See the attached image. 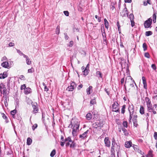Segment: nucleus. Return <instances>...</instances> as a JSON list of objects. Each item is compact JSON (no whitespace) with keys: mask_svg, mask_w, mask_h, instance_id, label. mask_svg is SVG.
I'll return each instance as SVG.
<instances>
[{"mask_svg":"<svg viewBox=\"0 0 157 157\" xmlns=\"http://www.w3.org/2000/svg\"><path fill=\"white\" fill-rule=\"evenodd\" d=\"M146 100L147 107L152 105L151 103V101L150 99L146 97Z\"/></svg>","mask_w":157,"mask_h":157,"instance_id":"nucleus-12","label":"nucleus"},{"mask_svg":"<svg viewBox=\"0 0 157 157\" xmlns=\"http://www.w3.org/2000/svg\"><path fill=\"white\" fill-rule=\"evenodd\" d=\"M7 75L6 72H4L3 74H0V79H4L6 77Z\"/></svg>","mask_w":157,"mask_h":157,"instance_id":"nucleus-18","label":"nucleus"},{"mask_svg":"<svg viewBox=\"0 0 157 157\" xmlns=\"http://www.w3.org/2000/svg\"><path fill=\"white\" fill-rule=\"evenodd\" d=\"M143 47L144 51H145L147 49V45L146 43H144L143 44Z\"/></svg>","mask_w":157,"mask_h":157,"instance_id":"nucleus-39","label":"nucleus"},{"mask_svg":"<svg viewBox=\"0 0 157 157\" xmlns=\"http://www.w3.org/2000/svg\"><path fill=\"white\" fill-rule=\"evenodd\" d=\"M70 147L71 148H74L75 147V143L74 141H72Z\"/></svg>","mask_w":157,"mask_h":157,"instance_id":"nucleus-35","label":"nucleus"},{"mask_svg":"<svg viewBox=\"0 0 157 157\" xmlns=\"http://www.w3.org/2000/svg\"><path fill=\"white\" fill-rule=\"evenodd\" d=\"M2 90H3V94L5 93L6 90L5 87H4V85L2 84H0V91L1 92Z\"/></svg>","mask_w":157,"mask_h":157,"instance_id":"nucleus-13","label":"nucleus"},{"mask_svg":"<svg viewBox=\"0 0 157 157\" xmlns=\"http://www.w3.org/2000/svg\"><path fill=\"white\" fill-rule=\"evenodd\" d=\"M60 27L59 26H58L56 29V33L59 34V33Z\"/></svg>","mask_w":157,"mask_h":157,"instance_id":"nucleus-37","label":"nucleus"},{"mask_svg":"<svg viewBox=\"0 0 157 157\" xmlns=\"http://www.w3.org/2000/svg\"><path fill=\"white\" fill-rule=\"evenodd\" d=\"M156 13H154L152 16L153 21L154 23L156 22Z\"/></svg>","mask_w":157,"mask_h":157,"instance_id":"nucleus-22","label":"nucleus"},{"mask_svg":"<svg viewBox=\"0 0 157 157\" xmlns=\"http://www.w3.org/2000/svg\"><path fill=\"white\" fill-rule=\"evenodd\" d=\"M56 153V151L55 150L53 149L52 151L51 152L50 154V156L51 157H53L54 155H55Z\"/></svg>","mask_w":157,"mask_h":157,"instance_id":"nucleus-34","label":"nucleus"},{"mask_svg":"<svg viewBox=\"0 0 157 157\" xmlns=\"http://www.w3.org/2000/svg\"><path fill=\"white\" fill-rule=\"evenodd\" d=\"M2 117L6 120V123H8V121L7 120V117L3 113H2Z\"/></svg>","mask_w":157,"mask_h":157,"instance_id":"nucleus-27","label":"nucleus"},{"mask_svg":"<svg viewBox=\"0 0 157 157\" xmlns=\"http://www.w3.org/2000/svg\"><path fill=\"white\" fill-rule=\"evenodd\" d=\"M75 87L76 85L75 83L74 82H72L71 84V86H68L67 90L69 91H72Z\"/></svg>","mask_w":157,"mask_h":157,"instance_id":"nucleus-5","label":"nucleus"},{"mask_svg":"<svg viewBox=\"0 0 157 157\" xmlns=\"http://www.w3.org/2000/svg\"><path fill=\"white\" fill-rule=\"evenodd\" d=\"M115 152V145H112L111 150V155H113L114 156Z\"/></svg>","mask_w":157,"mask_h":157,"instance_id":"nucleus-16","label":"nucleus"},{"mask_svg":"<svg viewBox=\"0 0 157 157\" xmlns=\"http://www.w3.org/2000/svg\"><path fill=\"white\" fill-rule=\"evenodd\" d=\"M64 35H65V38L66 40L68 39L69 37L67 35L66 33H64Z\"/></svg>","mask_w":157,"mask_h":157,"instance_id":"nucleus-57","label":"nucleus"},{"mask_svg":"<svg viewBox=\"0 0 157 157\" xmlns=\"http://www.w3.org/2000/svg\"><path fill=\"white\" fill-rule=\"evenodd\" d=\"M140 113L141 114H143L144 113V109L143 106L142 105L140 106Z\"/></svg>","mask_w":157,"mask_h":157,"instance_id":"nucleus-24","label":"nucleus"},{"mask_svg":"<svg viewBox=\"0 0 157 157\" xmlns=\"http://www.w3.org/2000/svg\"><path fill=\"white\" fill-rule=\"evenodd\" d=\"M151 67L154 70H155L156 69V67L155 65V64H152Z\"/></svg>","mask_w":157,"mask_h":157,"instance_id":"nucleus-53","label":"nucleus"},{"mask_svg":"<svg viewBox=\"0 0 157 157\" xmlns=\"http://www.w3.org/2000/svg\"><path fill=\"white\" fill-rule=\"evenodd\" d=\"M33 110V113H37L38 111V109L36 106L37 104L36 103H34L32 104Z\"/></svg>","mask_w":157,"mask_h":157,"instance_id":"nucleus-8","label":"nucleus"},{"mask_svg":"<svg viewBox=\"0 0 157 157\" xmlns=\"http://www.w3.org/2000/svg\"><path fill=\"white\" fill-rule=\"evenodd\" d=\"M132 142L130 141L126 142L125 143V146L127 148H129L132 146Z\"/></svg>","mask_w":157,"mask_h":157,"instance_id":"nucleus-15","label":"nucleus"},{"mask_svg":"<svg viewBox=\"0 0 157 157\" xmlns=\"http://www.w3.org/2000/svg\"><path fill=\"white\" fill-rule=\"evenodd\" d=\"M44 89L45 91H48V89L47 88L46 86H45Z\"/></svg>","mask_w":157,"mask_h":157,"instance_id":"nucleus-61","label":"nucleus"},{"mask_svg":"<svg viewBox=\"0 0 157 157\" xmlns=\"http://www.w3.org/2000/svg\"><path fill=\"white\" fill-rule=\"evenodd\" d=\"M132 2V0H126L125 2H126L130 3Z\"/></svg>","mask_w":157,"mask_h":157,"instance_id":"nucleus-64","label":"nucleus"},{"mask_svg":"<svg viewBox=\"0 0 157 157\" xmlns=\"http://www.w3.org/2000/svg\"><path fill=\"white\" fill-rule=\"evenodd\" d=\"M74 44V42L73 41H71L69 43V47H72L73 46Z\"/></svg>","mask_w":157,"mask_h":157,"instance_id":"nucleus-50","label":"nucleus"},{"mask_svg":"<svg viewBox=\"0 0 157 157\" xmlns=\"http://www.w3.org/2000/svg\"><path fill=\"white\" fill-rule=\"evenodd\" d=\"M65 141L66 142H72V141L71 140V137H68L65 139Z\"/></svg>","mask_w":157,"mask_h":157,"instance_id":"nucleus-36","label":"nucleus"},{"mask_svg":"<svg viewBox=\"0 0 157 157\" xmlns=\"http://www.w3.org/2000/svg\"><path fill=\"white\" fill-rule=\"evenodd\" d=\"M127 9L125 7L121 12V15L123 17L127 16L128 17V13L127 12Z\"/></svg>","mask_w":157,"mask_h":157,"instance_id":"nucleus-7","label":"nucleus"},{"mask_svg":"<svg viewBox=\"0 0 157 157\" xmlns=\"http://www.w3.org/2000/svg\"><path fill=\"white\" fill-rule=\"evenodd\" d=\"M89 70H88L87 69H85L84 71H82L83 72V74L85 76L87 75L88 73L89 72Z\"/></svg>","mask_w":157,"mask_h":157,"instance_id":"nucleus-26","label":"nucleus"},{"mask_svg":"<svg viewBox=\"0 0 157 157\" xmlns=\"http://www.w3.org/2000/svg\"><path fill=\"white\" fill-rule=\"evenodd\" d=\"M16 113V110L15 109L11 111V114L12 115L13 118H14V115Z\"/></svg>","mask_w":157,"mask_h":157,"instance_id":"nucleus-30","label":"nucleus"},{"mask_svg":"<svg viewBox=\"0 0 157 157\" xmlns=\"http://www.w3.org/2000/svg\"><path fill=\"white\" fill-rule=\"evenodd\" d=\"M33 68L29 69L28 70V73H32L34 71H33Z\"/></svg>","mask_w":157,"mask_h":157,"instance_id":"nucleus-51","label":"nucleus"},{"mask_svg":"<svg viewBox=\"0 0 157 157\" xmlns=\"http://www.w3.org/2000/svg\"><path fill=\"white\" fill-rule=\"evenodd\" d=\"M152 23V19L151 18H148L147 20L145 21L144 25V27L148 28L151 27V26Z\"/></svg>","mask_w":157,"mask_h":157,"instance_id":"nucleus-3","label":"nucleus"},{"mask_svg":"<svg viewBox=\"0 0 157 157\" xmlns=\"http://www.w3.org/2000/svg\"><path fill=\"white\" fill-rule=\"evenodd\" d=\"M105 143L106 146L109 147L110 146V142L108 137H106L104 139Z\"/></svg>","mask_w":157,"mask_h":157,"instance_id":"nucleus-9","label":"nucleus"},{"mask_svg":"<svg viewBox=\"0 0 157 157\" xmlns=\"http://www.w3.org/2000/svg\"><path fill=\"white\" fill-rule=\"evenodd\" d=\"M152 34V32L151 31H147L145 33V35L147 36H149L151 35Z\"/></svg>","mask_w":157,"mask_h":157,"instance_id":"nucleus-33","label":"nucleus"},{"mask_svg":"<svg viewBox=\"0 0 157 157\" xmlns=\"http://www.w3.org/2000/svg\"><path fill=\"white\" fill-rule=\"evenodd\" d=\"M123 126L125 128L128 127V123L126 121H124L123 123Z\"/></svg>","mask_w":157,"mask_h":157,"instance_id":"nucleus-41","label":"nucleus"},{"mask_svg":"<svg viewBox=\"0 0 157 157\" xmlns=\"http://www.w3.org/2000/svg\"><path fill=\"white\" fill-rule=\"evenodd\" d=\"M37 124H34L32 126V129L34 131V130L37 128Z\"/></svg>","mask_w":157,"mask_h":157,"instance_id":"nucleus-45","label":"nucleus"},{"mask_svg":"<svg viewBox=\"0 0 157 157\" xmlns=\"http://www.w3.org/2000/svg\"><path fill=\"white\" fill-rule=\"evenodd\" d=\"M96 75L97 76L98 78H102V75L100 71H97L96 72Z\"/></svg>","mask_w":157,"mask_h":157,"instance_id":"nucleus-19","label":"nucleus"},{"mask_svg":"<svg viewBox=\"0 0 157 157\" xmlns=\"http://www.w3.org/2000/svg\"><path fill=\"white\" fill-rule=\"evenodd\" d=\"M72 122H71V124H72V127H73L72 134L74 136H77V132L78 131L79 123L77 121L75 120L74 123L72 124Z\"/></svg>","mask_w":157,"mask_h":157,"instance_id":"nucleus-1","label":"nucleus"},{"mask_svg":"<svg viewBox=\"0 0 157 157\" xmlns=\"http://www.w3.org/2000/svg\"><path fill=\"white\" fill-rule=\"evenodd\" d=\"M125 107H126V106L125 105H124L122 106V108L121 109V112L123 114H124L125 112Z\"/></svg>","mask_w":157,"mask_h":157,"instance_id":"nucleus-38","label":"nucleus"},{"mask_svg":"<svg viewBox=\"0 0 157 157\" xmlns=\"http://www.w3.org/2000/svg\"><path fill=\"white\" fill-rule=\"evenodd\" d=\"M122 130L123 131L124 135L125 136H127L128 135V133L127 132V131L125 128H122Z\"/></svg>","mask_w":157,"mask_h":157,"instance_id":"nucleus-31","label":"nucleus"},{"mask_svg":"<svg viewBox=\"0 0 157 157\" xmlns=\"http://www.w3.org/2000/svg\"><path fill=\"white\" fill-rule=\"evenodd\" d=\"M144 56L147 58H150V55L148 52H146L145 53Z\"/></svg>","mask_w":157,"mask_h":157,"instance_id":"nucleus-46","label":"nucleus"},{"mask_svg":"<svg viewBox=\"0 0 157 157\" xmlns=\"http://www.w3.org/2000/svg\"><path fill=\"white\" fill-rule=\"evenodd\" d=\"M31 89L29 87L26 88L24 89V93L25 94H29L31 92Z\"/></svg>","mask_w":157,"mask_h":157,"instance_id":"nucleus-17","label":"nucleus"},{"mask_svg":"<svg viewBox=\"0 0 157 157\" xmlns=\"http://www.w3.org/2000/svg\"><path fill=\"white\" fill-rule=\"evenodd\" d=\"M2 67L5 68H10V66L8 62H4L2 63Z\"/></svg>","mask_w":157,"mask_h":157,"instance_id":"nucleus-10","label":"nucleus"},{"mask_svg":"<svg viewBox=\"0 0 157 157\" xmlns=\"http://www.w3.org/2000/svg\"><path fill=\"white\" fill-rule=\"evenodd\" d=\"M92 87L91 86H90L89 87L86 89V92L88 94H90V90L92 89Z\"/></svg>","mask_w":157,"mask_h":157,"instance_id":"nucleus-23","label":"nucleus"},{"mask_svg":"<svg viewBox=\"0 0 157 157\" xmlns=\"http://www.w3.org/2000/svg\"><path fill=\"white\" fill-rule=\"evenodd\" d=\"M65 142H61L60 143V145L61 146H63Z\"/></svg>","mask_w":157,"mask_h":157,"instance_id":"nucleus-63","label":"nucleus"},{"mask_svg":"<svg viewBox=\"0 0 157 157\" xmlns=\"http://www.w3.org/2000/svg\"><path fill=\"white\" fill-rule=\"evenodd\" d=\"M71 142H66V146L67 147V146H69V145H70V144H71Z\"/></svg>","mask_w":157,"mask_h":157,"instance_id":"nucleus-60","label":"nucleus"},{"mask_svg":"<svg viewBox=\"0 0 157 157\" xmlns=\"http://www.w3.org/2000/svg\"><path fill=\"white\" fill-rule=\"evenodd\" d=\"M85 69H87L88 70H89V64H88L87 65H86V67L85 68Z\"/></svg>","mask_w":157,"mask_h":157,"instance_id":"nucleus-62","label":"nucleus"},{"mask_svg":"<svg viewBox=\"0 0 157 157\" xmlns=\"http://www.w3.org/2000/svg\"><path fill=\"white\" fill-rule=\"evenodd\" d=\"M130 113V116H129V122H131V120L132 119V116H133V113Z\"/></svg>","mask_w":157,"mask_h":157,"instance_id":"nucleus-47","label":"nucleus"},{"mask_svg":"<svg viewBox=\"0 0 157 157\" xmlns=\"http://www.w3.org/2000/svg\"><path fill=\"white\" fill-rule=\"evenodd\" d=\"M20 78L21 80H25V78L24 76L23 75H21L19 77Z\"/></svg>","mask_w":157,"mask_h":157,"instance_id":"nucleus-54","label":"nucleus"},{"mask_svg":"<svg viewBox=\"0 0 157 157\" xmlns=\"http://www.w3.org/2000/svg\"><path fill=\"white\" fill-rule=\"evenodd\" d=\"M153 109L152 105L147 107V110L149 112H151Z\"/></svg>","mask_w":157,"mask_h":157,"instance_id":"nucleus-40","label":"nucleus"},{"mask_svg":"<svg viewBox=\"0 0 157 157\" xmlns=\"http://www.w3.org/2000/svg\"><path fill=\"white\" fill-rule=\"evenodd\" d=\"M90 105H94L96 103V101L95 100V98H94L92 99H91L90 102Z\"/></svg>","mask_w":157,"mask_h":157,"instance_id":"nucleus-29","label":"nucleus"},{"mask_svg":"<svg viewBox=\"0 0 157 157\" xmlns=\"http://www.w3.org/2000/svg\"><path fill=\"white\" fill-rule=\"evenodd\" d=\"M154 137L155 140L157 139V132H155L154 135Z\"/></svg>","mask_w":157,"mask_h":157,"instance_id":"nucleus-52","label":"nucleus"},{"mask_svg":"<svg viewBox=\"0 0 157 157\" xmlns=\"http://www.w3.org/2000/svg\"><path fill=\"white\" fill-rule=\"evenodd\" d=\"M134 106L133 105H129L128 107V110L129 113H133L134 112Z\"/></svg>","mask_w":157,"mask_h":157,"instance_id":"nucleus-11","label":"nucleus"},{"mask_svg":"<svg viewBox=\"0 0 157 157\" xmlns=\"http://www.w3.org/2000/svg\"><path fill=\"white\" fill-rule=\"evenodd\" d=\"M142 80L143 81V84H147L146 81L145 79V78L144 77H142Z\"/></svg>","mask_w":157,"mask_h":157,"instance_id":"nucleus-44","label":"nucleus"},{"mask_svg":"<svg viewBox=\"0 0 157 157\" xmlns=\"http://www.w3.org/2000/svg\"><path fill=\"white\" fill-rule=\"evenodd\" d=\"M115 144L117 145L116 143L115 140L113 137L112 139V145H115Z\"/></svg>","mask_w":157,"mask_h":157,"instance_id":"nucleus-43","label":"nucleus"},{"mask_svg":"<svg viewBox=\"0 0 157 157\" xmlns=\"http://www.w3.org/2000/svg\"><path fill=\"white\" fill-rule=\"evenodd\" d=\"M124 80H124V77L122 78L121 79V84H123L124 83Z\"/></svg>","mask_w":157,"mask_h":157,"instance_id":"nucleus-56","label":"nucleus"},{"mask_svg":"<svg viewBox=\"0 0 157 157\" xmlns=\"http://www.w3.org/2000/svg\"><path fill=\"white\" fill-rule=\"evenodd\" d=\"M129 18L130 20H133L134 19V15L133 14L131 13L129 15Z\"/></svg>","mask_w":157,"mask_h":157,"instance_id":"nucleus-42","label":"nucleus"},{"mask_svg":"<svg viewBox=\"0 0 157 157\" xmlns=\"http://www.w3.org/2000/svg\"><path fill=\"white\" fill-rule=\"evenodd\" d=\"M24 58H26V62L28 65H30L32 62L30 60L29 57L27 56H24Z\"/></svg>","mask_w":157,"mask_h":157,"instance_id":"nucleus-14","label":"nucleus"},{"mask_svg":"<svg viewBox=\"0 0 157 157\" xmlns=\"http://www.w3.org/2000/svg\"><path fill=\"white\" fill-rule=\"evenodd\" d=\"M9 46L10 47L13 46L14 45V43L10 42L9 44Z\"/></svg>","mask_w":157,"mask_h":157,"instance_id":"nucleus-58","label":"nucleus"},{"mask_svg":"<svg viewBox=\"0 0 157 157\" xmlns=\"http://www.w3.org/2000/svg\"><path fill=\"white\" fill-rule=\"evenodd\" d=\"M32 140L30 138H28L27 140V144L28 145H30L32 143Z\"/></svg>","mask_w":157,"mask_h":157,"instance_id":"nucleus-21","label":"nucleus"},{"mask_svg":"<svg viewBox=\"0 0 157 157\" xmlns=\"http://www.w3.org/2000/svg\"><path fill=\"white\" fill-rule=\"evenodd\" d=\"M25 88H26V86H25V84H23V85H22L21 86V90H22L23 89H25Z\"/></svg>","mask_w":157,"mask_h":157,"instance_id":"nucleus-59","label":"nucleus"},{"mask_svg":"<svg viewBox=\"0 0 157 157\" xmlns=\"http://www.w3.org/2000/svg\"><path fill=\"white\" fill-rule=\"evenodd\" d=\"M103 125L102 122L100 121H98L93 124V127L96 128L98 127L102 126Z\"/></svg>","mask_w":157,"mask_h":157,"instance_id":"nucleus-4","label":"nucleus"},{"mask_svg":"<svg viewBox=\"0 0 157 157\" xmlns=\"http://www.w3.org/2000/svg\"><path fill=\"white\" fill-rule=\"evenodd\" d=\"M131 22V25L132 27H133L135 25V22L134 21V20H130Z\"/></svg>","mask_w":157,"mask_h":157,"instance_id":"nucleus-48","label":"nucleus"},{"mask_svg":"<svg viewBox=\"0 0 157 157\" xmlns=\"http://www.w3.org/2000/svg\"><path fill=\"white\" fill-rule=\"evenodd\" d=\"M17 52V53H19V54L21 56H23V57H24V56H25L26 55L24 54L21 51H20L19 50L17 49H16Z\"/></svg>","mask_w":157,"mask_h":157,"instance_id":"nucleus-32","label":"nucleus"},{"mask_svg":"<svg viewBox=\"0 0 157 157\" xmlns=\"http://www.w3.org/2000/svg\"><path fill=\"white\" fill-rule=\"evenodd\" d=\"M112 110L116 112H119V104L117 102H115L112 105Z\"/></svg>","mask_w":157,"mask_h":157,"instance_id":"nucleus-2","label":"nucleus"},{"mask_svg":"<svg viewBox=\"0 0 157 157\" xmlns=\"http://www.w3.org/2000/svg\"><path fill=\"white\" fill-rule=\"evenodd\" d=\"M86 117L87 119L89 120H90L92 118L91 114L90 113H88L86 115Z\"/></svg>","mask_w":157,"mask_h":157,"instance_id":"nucleus-25","label":"nucleus"},{"mask_svg":"<svg viewBox=\"0 0 157 157\" xmlns=\"http://www.w3.org/2000/svg\"><path fill=\"white\" fill-rule=\"evenodd\" d=\"M104 21L105 22V27L107 29H108V28H109V23L108 21H107V20L105 18L104 19Z\"/></svg>","mask_w":157,"mask_h":157,"instance_id":"nucleus-20","label":"nucleus"},{"mask_svg":"<svg viewBox=\"0 0 157 157\" xmlns=\"http://www.w3.org/2000/svg\"><path fill=\"white\" fill-rule=\"evenodd\" d=\"M152 151L151 150H150L148 152L147 156V157H153L152 154Z\"/></svg>","mask_w":157,"mask_h":157,"instance_id":"nucleus-28","label":"nucleus"},{"mask_svg":"<svg viewBox=\"0 0 157 157\" xmlns=\"http://www.w3.org/2000/svg\"><path fill=\"white\" fill-rule=\"evenodd\" d=\"M64 14L67 16H69V12L67 11H64L63 12Z\"/></svg>","mask_w":157,"mask_h":157,"instance_id":"nucleus-49","label":"nucleus"},{"mask_svg":"<svg viewBox=\"0 0 157 157\" xmlns=\"http://www.w3.org/2000/svg\"><path fill=\"white\" fill-rule=\"evenodd\" d=\"M134 125L135 127H137V122L136 119H135L134 121H133Z\"/></svg>","mask_w":157,"mask_h":157,"instance_id":"nucleus-55","label":"nucleus"},{"mask_svg":"<svg viewBox=\"0 0 157 157\" xmlns=\"http://www.w3.org/2000/svg\"><path fill=\"white\" fill-rule=\"evenodd\" d=\"M89 132L88 130H87L86 131L84 132L82 134L79 135V138L81 140L85 139L87 137V134Z\"/></svg>","mask_w":157,"mask_h":157,"instance_id":"nucleus-6","label":"nucleus"}]
</instances>
